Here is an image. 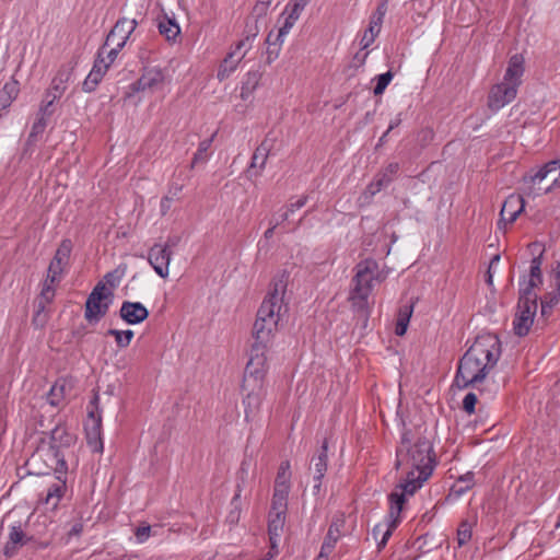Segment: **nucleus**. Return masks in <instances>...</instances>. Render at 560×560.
Instances as JSON below:
<instances>
[{
    "label": "nucleus",
    "mask_w": 560,
    "mask_h": 560,
    "mask_svg": "<svg viewBox=\"0 0 560 560\" xmlns=\"http://www.w3.org/2000/svg\"><path fill=\"white\" fill-rule=\"evenodd\" d=\"M396 468L406 467L407 477L394 490L404 495H412L432 475L436 465L431 442L427 438H418L415 442L411 432L405 431L396 450Z\"/></svg>",
    "instance_id": "1"
},
{
    "label": "nucleus",
    "mask_w": 560,
    "mask_h": 560,
    "mask_svg": "<svg viewBox=\"0 0 560 560\" xmlns=\"http://www.w3.org/2000/svg\"><path fill=\"white\" fill-rule=\"evenodd\" d=\"M501 357V341L497 335L478 336L458 362L455 384L458 388H477L483 395L481 384Z\"/></svg>",
    "instance_id": "2"
},
{
    "label": "nucleus",
    "mask_w": 560,
    "mask_h": 560,
    "mask_svg": "<svg viewBox=\"0 0 560 560\" xmlns=\"http://www.w3.org/2000/svg\"><path fill=\"white\" fill-rule=\"evenodd\" d=\"M287 282L279 279L273 282V288L268 292L257 312V317L253 327V337L255 341L269 343L277 330L278 322L281 316L283 305V294Z\"/></svg>",
    "instance_id": "3"
},
{
    "label": "nucleus",
    "mask_w": 560,
    "mask_h": 560,
    "mask_svg": "<svg viewBox=\"0 0 560 560\" xmlns=\"http://www.w3.org/2000/svg\"><path fill=\"white\" fill-rule=\"evenodd\" d=\"M373 280H383L378 271L377 261L368 258L358 262L354 267L353 288L350 292L352 305L358 310L366 308L368 299L373 290Z\"/></svg>",
    "instance_id": "4"
},
{
    "label": "nucleus",
    "mask_w": 560,
    "mask_h": 560,
    "mask_svg": "<svg viewBox=\"0 0 560 560\" xmlns=\"http://www.w3.org/2000/svg\"><path fill=\"white\" fill-rule=\"evenodd\" d=\"M524 192L527 196L548 194L560 186V159L552 160L542 165L537 172L528 173L523 177Z\"/></svg>",
    "instance_id": "5"
},
{
    "label": "nucleus",
    "mask_w": 560,
    "mask_h": 560,
    "mask_svg": "<svg viewBox=\"0 0 560 560\" xmlns=\"http://www.w3.org/2000/svg\"><path fill=\"white\" fill-rule=\"evenodd\" d=\"M72 247L73 245L71 240H62L50 260L47 269V276L40 291V295L46 300V302H51L55 296V285L61 281L62 275L69 266Z\"/></svg>",
    "instance_id": "6"
},
{
    "label": "nucleus",
    "mask_w": 560,
    "mask_h": 560,
    "mask_svg": "<svg viewBox=\"0 0 560 560\" xmlns=\"http://www.w3.org/2000/svg\"><path fill=\"white\" fill-rule=\"evenodd\" d=\"M30 463L36 468L34 474L38 476L49 475L50 471L67 475L68 471L63 452L49 445L47 447L39 446L31 456Z\"/></svg>",
    "instance_id": "7"
},
{
    "label": "nucleus",
    "mask_w": 560,
    "mask_h": 560,
    "mask_svg": "<svg viewBox=\"0 0 560 560\" xmlns=\"http://www.w3.org/2000/svg\"><path fill=\"white\" fill-rule=\"evenodd\" d=\"M268 343L254 341L249 352V360L246 364L243 384L264 385V380L267 371V352Z\"/></svg>",
    "instance_id": "8"
},
{
    "label": "nucleus",
    "mask_w": 560,
    "mask_h": 560,
    "mask_svg": "<svg viewBox=\"0 0 560 560\" xmlns=\"http://www.w3.org/2000/svg\"><path fill=\"white\" fill-rule=\"evenodd\" d=\"M537 294L520 292L517 312L513 320L514 334L524 337L529 332L537 311Z\"/></svg>",
    "instance_id": "9"
},
{
    "label": "nucleus",
    "mask_w": 560,
    "mask_h": 560,
    "mask_svg": "<svg viewBox=\"0 0 560 560\" xmlns=\"http://www.w3.org/2000/svg\"><path fill=\"white\" fill-rule=\"evenodd\" d=\"M98 395L95 394L90 401L92 408L89 410L88 419L84 422L86 443L94 453H102L104 448L102 441V416L98 410Z\"/></svg>",
    "instance_id": "10"
},
{
    "label": "nucleus",
    "mask_w": 560,
    "mask_h": 560,
    "mask_svg": "<svg viewBox=\"0 0 560 560\" xmlns=\"http://www.w3.org/2000/svg\"><path fill=\"white\" fill-rule=\"evenodd\" d=\"M165 81V72L159 67L143 66L140 78L129 85V91L126 97H131L138 92L151 91L162 89Z\"/></svg>",
    "instance_id": "11"
},
{
    "label": "nucleus",
    "mask_w": 560,
    "mask_h": 560,
    "mask_svg": "<svg viewBox=\"0 0 560 560\" xmlns=\"http://www.w3.org/2000/svg\"><path fill=\"white\" fill-rule=\"evenodd\" d=\"M112 295L105 284L98 282L85 302V319L90 323H97L102 317H104L108 311L109 304L107 302H103V300L107 299Z\"/></svg>",
    "instance_id": "12"
},
{
    "label": "nucleus",
    "mask_w": 560,
    "mask_h": 560,
    "mask_svg": "<svg viewBox=\"0 0 560 560\" xmlns=\"http://www.w3.org/2000/svg\"><path fill=\"white\" fill-rule=\"evenodd\" d=\"M389 501V512H388V524L386 525L385 530L382 533L381 540L377 542V549H383L390 536L393 535V532L396 529L398 524L400 523V513L404 509V505L406 503V497L402 492H399L398 490H393L388 495Z\"/></svg>",
    "instance_id": "13"
},
{
    "label": "nucleus",
    "mask_w": 560,
    "mask_h": 560,
    "mask_svg": "<svg viewBox=\"0 0 560 560\" xmlns=\"http://www.w3.org/2000/svg\"><path fill=\"white\" fill-rule=\"evenodd\" d=\"M138 24L139 22L136 18L131 20L127 18L118 19L114 27L108 33L103 48L110 45H116L118 48H124L131 34L137 28Z\"/></svg>",
    "instance_id": "14"
},
{
    "label": "nucleus",
    "mask_w": 560,
    "mask_h": 560,
    "mask_svg": "<svg viewBox=\"0 0 560 560\" xmlns=\"http://www.w3.org/2000/svg\"><path fill=\"white\" fill-rule=\"evenodd\" d=\"M242 388L246 392V396L243 399L245 420L247 422L255 421L260 413V406L265 397V386L258 385H245L242 384Z\"/></svg>",
    "instance_id": "15"
},
{
    "label": "nucleus",
    "mask_w": 560,
    "mask_h": 560,
    "mask_svg": "<svg viewBox=\"0 0 560 560\" xmlns=\"http://www.w3.org/2000/svg\"><path fill=\"white\" fill-rule=\"evenodd\" d=\"M517 89L505 81L494 84L488 95V107L492 112H497L510 104L516 97Z\"/></svg>",
    "instance_id": "16"
},
{
    "label": "nucleus",
    "mask_w": 560,
    "mask_h": 560,
    "mask_svg": "<svg viewBox=\"0 0 560 560\" xmlns=\"http://www.w3.org/2000/svg\"><path fill=\"white\" fill-rule=\"evenodd\" d=\"M173 252L161 244H154L148 252L147 259L154 271L161 277L166 278L170 272V262Z\"/></svg>",
    "instance_id": "17"
},
{
    "label": "nucleus",
    "mask_w": 560,
    "mask_h": 560,
    "mask_svg": "<svg viewBox=\"0 0 560 560\" xmlns=\"http://www.w3.org/2000/svg\"><path fill=\"white\" fill-rule=\"evenodd\" d=\"M525 200L523 196L512 194L503 202L500 211V220L498 222L499 229L505 228L506 224H512L516 221L518 215L524 211Z\"/></svg>",
    "instance_id": "18"
},
{
    "label": "nucleus",
    "mask_w": 560,
    "mask_h": 560,
    "mask_svg": "<svg viewBox=\"0 0 560 560\" xmlns=\"http://www.w3.org/2000/svg\"><path fill=\"white\" fill-rule=\"evenodd\" d=\"M398 171L399 164L397 162L389 163L384 170L378 172L373 180L366 186L365 194L371 197L375 196L394 180Z\"/></svg>",
    "instance_id": "19"
},
{
    "label": "nucleus",
    "mask_w": 560,
    "mask_h": 560,
    "mask_svg": "<svg viewBox=\"0 0 560 560\" xmlns=\"http://www.w3.org/2000/svg\"><path fill=\"white\" fill-rule=\"evenodd\" d=\"M148 308L140 302L124 301L120 310V318L128 325H138L149 317Z\"/></svg>",
    "instance_id": "20"
},
{
    "label": "nucleus",
    "mask_w": 560,
    "mask_h": 560,
    "mask_svg": "<svg viewBox=\"0 0 560 560\" xmlns=\"http://www.w3.org/2000/svg\"><path fill=\"white\" fill-rule=\"evenodd\" d=\"M541 264V256H536L530 260L528 279L520 281V292L536 294L534 289L542 283Z\"/></svg>",
    "instance_id": "21"
},
{
    "label": "nucleus",
    "mask_w": 560,
    "mask_h": 560,
    "mask_svg": "<svg viewBox=\"0 0 560 560\" xmlns=\"http://www.w3.org/2000/svg\"><path fill=\"white\" fill-rule=\"evenodd\" d=\"M271 144L268 139H265L255 150L249 167L246 173L249 177L259 176L265 168Z\"/></svg>",
    "instance_id": "22"
},
{
    "label": "nucleus",
    "mask_w": 560,
    "mask_h": 560,
    "mask_svg": "<svg viewBox=\"0 0 560 560\" xmlns=\"http://www.w3.org/2000/svg\"><path fill=\"white\" fill-rule=\"evenodd\" d=\"M524 71V57L520 54H515L509 59L503 81L518 88L522 84Z\"/></svg>",
    "instance_id": "23"
},
{
    "label": "nucleus",
    "mask_w": 560,
    "mask_h": 560,
    "mask_svg": "<svg viewBox=\"0 0 560 560\" xmlns=\"http://www.w3.org/2000/svg\"><path fill=\"white\" fill-rule=\"evenodd\" d=\"M30 540H32V537H27L21 526H12L9 539L3 548V555L7 558L13 557L18 552L19 546H24Z\"/></svg>",
    "instance_id": "24"
},
{
    "label": "nucleus",
    "mask_w": 560,
    "mask_h": 560,
    "mask_svg": "<svg viewBox=\"0 0 560 560\" xmlns=\"http://www.w3.org/2000/svg\"><path fill=\"white\" fill-rule=\"evenodd\" d=\"M74 442L75 435L70 433L67 427L56 425L50 432L48 445L62 451V448L73 445Z\"/></svg>",
    "instance_id": "25"
},
{
    "label": "nucleus",
    "mask_w": 560,
    "mask_h": 560,
    "mask_svg": "<svg viewBox=\"0 0 560 560\" xmlns=\"http://www.w3.org/2000/svg\"><path fill=\"white\" fill-rule=\"evenodd\" d=\"M328 440L324 439L320 448L313 455L311 467H314V480L323 479L328 466Z\"/></svg>",
    "instance_id": "26"
},
{
    "label": "nucleus",
    "mask_w": 560,
    "mask_h": 560,
    "mask_svg": "<svg viewBox=\"0 0 560 560\" xmlns=\"http://www.w3.org/2000/svg\"><path fill=\"white\" fill-rule=\"evenodd\" d=\"M340 538V528L337 523H331L327 535L322 544L320 551L316 558V560H328L329 555L335 549L337 541Z\"/></svg>",
    "instance_id": "27"
},
{
    "label": "nucleus",
    "mask_w": 560,
    "mask_h": 560,
    "mask_svg": "<svg viewBox=\"0 0 560 560\" xmlns=\"http://www.w3.org/2000/svg\"><path fill=\"white\" fill-rule=\"evenodd\" d=\"M57 481L54 482L47 490L44 502L50 504L52 509L57 508L59 501L66 492V475L58 474Z\"/></svg>",
    "instance_id": "28"
},
{
    "label": "nucleus",
    "mask_w": 560,
    "mask_h": 560,
    "mask_svg": "<svg viewBox=\"0 0 560 560\" xmlns=\"http://www.w3.org/2000/svg\"><path fill=\"white\" fill-rule=\"evenodd\" d=\"M245 57V52L236 55V51H231L228 54V56L223 59L221 62L217 78L219 81H224L230 77V74L236 70L240 61Z\"/></svg>",
    "instance_id": "29"
},
{
    "label": "nucleus",
    "mask_w": 560,
    "mask_h": 560,
    "mask_svg": "<svg viewBox=\"0 0 560 560\" xmlns=\"http://www.w3.org/2000/svg\"><path fill=\"white\" fill-rule=\"evenodd\" d=\"M285 524V514L271 513L268 516V536L269 542L275 546V541L279 540L282 536Z\"/></svg>",
    "instance_id": "30"
},
{
    "label": "nucleus",
    "mask_w": 560,
    "mask_h": 560,
    "mask_svg": "<svg viewBox=\"0 0 560 560\" xmlns=\"http://www.w3.org/2000/svg\"><path fill=\"white\" fill-rule=\"evenodd\" d=\"M159 33L165 37L167 42H175L180 34V27L175 19H170L166 15L158 22Z\"/></svg>",
    "instance_id": "31"
},
{
    "label": "nucleus",
    "mask_w": 560,
    "mask_h": 560,
    "mask_svg": "<svg viewBox=\"0 0 560 560\" xmlns=\"http://www.w3.org/2000/svg\"><path fill=\"white\" fill-rule=\"evenodd\" d=\"M556 291L546 294L541 299V315L548 316L555 305L560 302V270L555 273Z\"/></svg>",
    "instance_id": "32"
},
{
    "label": "nucleus",
    "mask_w": 560,
    "mask_h": 560,
    "mask_svg": "<svg viewBox=\"0 0 560 560\" xmlns=\"http://www.w3.org/2000/svg\"><path fill=\"white\" fill-rule=\"evenodd\" d=\"M261 79V73L257 70L248 71L245 75V79L241 89V97L246 101L250 97L254 91L259 85Z\"/></svg>",
    "instance_id": "33"
},
{
    "label": "nucleus",
    "mask_w": 560,
    "mask_h": 560,
    "mask_svg": "<svg viewBox=\"0 0 560 560\" xmlns=\"http://www.w3.org/2000/svg\"><path fill=\"white\" fill-rule=\"evenodd\" d=\"M290 490L273 489V495L271 500V513L285 514L288 509V495Z\"/></svg>",
    "instance_id": "34"
},
{
    "label": "nucleus",
    "mask_w": 560,
    "mask_h": 560,
    "mask_svg": "<svg viewBox=\"0 0 560 560\" xmlns=\"http://www.w3.org/2000/svg\"><path fill=\"white\" fill-rule=\"evenodd\" d=\"M474 477H475V475L471 471H468V472L462 475L460 477H458L457 480L455 481V483L451 488L452 493L456 498L466 493L475 485Z\"/></svg>",
    "instance_id": "35"
},
{
    "label": "nucleus",
    "mask_w": 560,
    "mask_h": 560,
    "mask_svg": "<svg viewBox=\"0 0 560 560\" xmlns=\"http://www.w3.org/2000/svg\"><path fill=\"white\" fill-rule=\"evenodd\" d=\"M411 314L412 305H405L399 308L395 327V334L397 336H404L406 334Z\"/></svg>",
    "instance_id": "36"
},
{
    "label": "nucleus",
    "mask_w": 560,
    "mask_h": 560,
    "mask_svg": "<svg viewBox=\"0 0 560 560\" xmlns=\"http://www.w3.org/2000/svg\"><path fill=\"white\" fill-rule=\"evenodd\" d=\"M290 479H291L290 462L284 460L280 464V466L278 468L277 477L275 480V488L290 490Z\"/></svg>",
    "instance_id": "37"
},
{
    "label": "nucleus",
    "mask_w": 560,
    "mask_h": 560,
    "mask_svg": "<svg viewBox=\"0 0 560 560\" xmlns=\"http://www.w3.org/2000/svg\"><path fill=\"white\" fill-rule=\"evenodd\" d=\"M283 15H285V19H284L282 26L279 28V32L276 36V40H280L289 33V31L292 28L294 23L299 20L301 14L285 5Z\"/></svg>",
    "instance_id": "38"
},
{
    "label": "nucleus",
    "mask_w": 560,
    "mask_h": 560,
    "mask_svg": "<svg viewBox=\"0 0 560 560\" xmlns=\"http://www.w3.org/2000/svg\"><path fill=\"white\" fill-rule=\"evenodd\" d=\"M106 334L108 336H113L115 338V342H116L117 347L120 349L127 348L130 345V342L135 336V334L131 329L118 330V329L110 328L107 330Z\"/></svg>",
    "instance_id": "39"
},
{
    "label": "nucleus",
    "mask_w": 560,
    "mask_h": 560,
    "mask_svg": "<svg viewBox=\"0 0 560 560\" xmlns=\"http://www.w3.org/2000/svg\"><path fill=\"white\" fill-rule=\"evenodd\" d=\"M48 120L49 119L44 118L43 116H37L36 117V120L33 122L31 132H30V135L27 137V144L28 145H32V144L37 142L38 137L40 135H43V132L45 131V129H46V127L48 125Z\"/></svg>",
    "instance_id": "40"
},
{
    "label": "nucleus",
    "mask_w": 560,
    "mask_h": 560,
    "mask_svg": "<svg viewBox=\"0 0 560 560\" xmlns=\"http://www.w3.org/2000/svg\"><path fill=\"white\" fill-rule=\"evenodd\" d=\"M104 75L105 73H103L102 71L92 68V70L83 81L82 90L86 93L95 91Z\"/></svg>",
    "instance_id": "41"
},
{
    "label": "nucleus",
    "mask_w": 560,
    "mask_h": 560,
    "mask_svg": "<svg viewBox=\"0 0 560 560\" xmlns=\"http://www.w3.org/2000/svg\"><path fill=\"white\" fill-rule=\"evenodd\" d=\"M213 137H214V135L211 138L202 140L199 143L198 149H197L196 153L194 154V158H192V161L190 164L191 168L195 167L196 164H198L200 162H205L207 160V152L211 147Z\"/></svg>",
    "instance_id": "42"
},
{
    "label": "nucleus",
    "mask_w": 560,
    "mask_h": 560,
    "mask_svg": "<svg viewBox=\"0 0 560 560\" xmlns=\"http://www.w3.org/2000/svg\"><path fill=\"white\" fill-rule=\"evenodd\" d=\"M65 384L56 383L49 390L47 400L49 405L58 407L65 397Z\"/></svg>",
    "instance_id": "43"
},
{
    "label": "nucleus",
    "mask_w": 560,
    "mask_h": 560,
    "mask_svg": "<svg viewBox=\"0 0 560 560\" xmlns=\"http://www.w3.org/2000/svg\"><path fill=\"white\" fill-rule=\"evenodd\" d=\"M471 524L468 521H462L457 528V544L465 546L471 539Z\"/></svg>",
    "instance_id": "44"
},
{
    "label": "nucleus",
    "mask_w": 560,
    "mask_h": 560,
    "mask_svg": "<svg viewBox=\"0 0 560 560\" xmlns=\"http://www.w3.org/2000/svg\"><path fill=\"white\" fill-rule=\"evenodd\" d=\"M75 65L77 62L73 61L62 65L54 79L66 85L72 77Z\"/></svg>",
    "instance_id": "45"
},
{
    "label": "nucleus",
    "mask_w": 560,
    "mask_h": 560,
    "mask_svg": "<svg viewBox=\"0 0 560 560\" xmlns=\"http://www.w3.org/2000/svg\"><path fill=\"white\" fill-rule=\"evenodd\" d=\"M47 303L48 302H46V300L40 296V300L38 301L37 304V311L32 319V323L36 328H43L47 322V316L46 314H44Z\"/></svg>",
    "instance_id": "46"
},
{
    "label": "nucleus",
    "mask_w": 560,
    "mask_h": 560,
    "mask_svg": "<svg viewBox=\"0 0 560 560\" xmlns=\"http://www.w3.org/2000/svg\"><path fill=\"white\" fill-rule=\"evenodd\" d=\"M392 79H393V73L390 71L378 74L376 77V85L374 86V90H373L374 95L383 94L385 89L390 83Z\"/></svg>",
    "instance_id": "47"
},
{
    "label": "nucleus",
    "mask_w": 560,
    "mask_h": 560,
    "mask_svg": "<svg viewBox=\"0 0 560 560\" xmlns=\"http://www.w3.org/2000/svg\"><path fill=\"white\" fill-rule=\"evenodd\" d=\"M55 102L56 101H52L51 98L47 101H42L37 116H43L44 118L49 119L55 113Z\"/></svg>",
    "instance_id": "48"
},
{
    "label": "nucleus",
    "mask_w": 560,
    "mask_h": 560,
    "mask_svg": "<svg viewBox=\"0 0 560 560\" xmlns=\"http://www.w3.org/2000/svg\"><path fill=\"white\" fill-rule=\"evenodd\" d=\"M477 400V395L475 393H468L463 399L464 411H466L468 415L474 413Z\"/></svg>",
    "instance_id": "49"
},
{
    "label": "nucleus",
    "mask_w": 560,
    "mask_h": 560,
    "mask_svg": "<svg viewBox=\"0 0 560 560\" xmlns=\"http://www.w3.org/2000/svg\"><path fill=\"white\" fill-rule=\"evenodd\" d=\"M258 33H259L258 21L248 18L246 25H245L244 36L249 37L250 39L254 40L256 38V36L258 35Z\"/></svg>",
    "instance_id": "50"
},
{
    "label": "nucleus",
    "mask_w": 560,
    "mask_h": 560,
    "mask_svg": "<svg viewBox=\"0 0 560 560\" xmlns=\"http://www.w3.org/2000/svg\"><path fill=\"white\" fill-rule=\"evenodd\" d=\"M269 5L256 2L249 19L259 21L260 19H264L267 15Z\"/></svg>",
    "instance_id": "51"
},
{
    "label": "nucleus",
    "mask_w": 560,
    "mask_h": 560,
    "mask_svg": "<svg viewBox=\"0 0 560 560\" xmlns=\"http://www.w3.org/2000/svg\"><path fill=\"white\" fill-rule=\"evenodd\" d=\"M67 85L58 82L52 79L51 84L49 86V91L52 93V101H58L62 94L66 92Z\"/></svg>",
    "instance_id": "52"
},
{
    "label": "nucleus",
    "mask_w": 560,
    "mask_h": 560,
    "mask_svg": "<svg viewBox=\"0 0 560 560\" xmlns=\"http://www.w3.org/2000/svg\"><path fill=\"white\" fill-rule=\"evenodd\" d=\"M151 535V526L142 525L138 526L135 530V536L138 542L143 544Z\"/></svg>",
    "instance_id": "53"
},
{
    "label": "nucleus",
    "mask_w": 560,
    "mask_h": 560,
    "mask_svg": "<svg viewBox=\"0 0 560 560\" xmlns=\"http://www.w3.org/2000/svg\"><path fill=\"white\" fill-rule=\"evenodd\" d=\"M253 39L249 37H243L237 44L235 45L234 49L232 51H236V55L247 52L252 48Z\"/></svg>",
    "instance_id": "54"
},
{
    "label": "nucleus",
    "mask_w": 560,
    "mask_h": 560,
    "mask_svg": "<svg viewBox=\"0 0 560 560\" xmlns=\"http://www.w3.org/2000/svg\"><path fill=\"white\" fill-rule=\"evenodd\" d=\"M109 63L105 61V58L103 57V48L100 49V51L97 52V57L94 61V65H93V69L95 70H100L102 71L103 73H106L108 68H109Z\"/></svg>",
    "instance_id": "55"
},
{
    "label": "nucleus",
    "mask_w": 560,
    "mask_h": 560,
    "mask_svg": "<svg viewBox=\"0 0 560 560\" xmlns=\"http://www.w3.org/2000/svg\"><path fill=\"white\" fill-rule=\"evenodd\" d=\"M280 47H281V44H279L277 46L267 45L266 62L268 65L272 63L279 57Z\"/></svg>",
    "instance_id": "56"
},
{
    "label": "nucleus",
    "mask_w": 560,
    "mask_h": 560,
    "mask_svg": "<svg viewBox=\"0 0 560 560\" xmlns=\"http://www.w3.org/2000/svg\"><path fill=\"white\" fill-rule=\"evenodd\" d=\"M307 199L308 197L306 195L304 196H301L296 201H291L288 206H287V210L290 212V213H293L295 210H299L301 209L302 207H304L307 202Z\"/></svg>",
    "instance_id": "57"
},
{
    "label": "nucleus",
    "mask_w": 560,
    "mask_h": 560,
    "mask_svg": "<svg viewBox=\"0 0 560 560\" xmlns=\"http://www.w3.org/2000/svg\"><path fill=\"white\" fill-rule=\"evenodd\" d=\"M386 11H387V0H382L377 8H376V11L375 13L373 14L372 18H375V21H378L380 23L383 22V19L386 14Z\"/></svg>",
    "instance_id": "58"
},
{
    "label": "nucleus",
    "mask_w": 560,
    "mask_h": 560,
    "mask_svg": "<svg viewBox=\"0 0 560 560\" xmlns=\"http://www.w3.org/2000/svg\"><path fill=\"white\" fill-rule=\"evenodd\" d=\"M310 2L311 0H291L290 2H288L287 7L291 8L292 10L301 14Z\"/></svg>",
    "instance_id": "59"
},
{
    "label": "nucleus",
    "mask_w": 560,
    "mask_h": 560,
    "mask_svg": "<svg viewBox=\"0 0 560 560\" xmlns=\"http://www.w3.org/2000/svg\"><path fill=\"white\" fill-rule=\"evenodd\" d=\"M83 532V523L81 521L75 522L68 532V538L79 537Z\"/></svg>",
    "instance_id": "60"
},
{
    "label": "nucleus",
    "mask_w": 560,
    "mask_h": 560,
    "mask_svg": "<svg viewBox=\"0 0 560 560\" xmlns=\"http://www.w3.org/2000/svg\"><path fill=\"white\" fill-rule=\"evenodd\" d=\"M381 25L382 23L375 21V18H372L370 21L369 28L365 32H368L370 35H373V37L375 38L381 31Z\"/></svg>",
    "instance_id": "61"
},
{
    "label": "nucleus",
    "mask_w": 560,
    "mask_h": 560,
    "mask_svg": "<svg viewBox=\"0 0 560 560\" xmlns=\"http://www.w3.org/2000/svg\"><path fill=\"white\" fill-rule=\"evenodd\" d=\"M113 47L109 49V51L107 52V62L109 65H112L115 59L117 58L118 56V52L122 49V48H118V46L116 45H112Z\"/></svg>",
    "instance_id": "62"
},
{
    "label": "nucleus",
    "mask_w": 560,
    "mask_h": 560,
    "mask_svg": "<svg viewBox=\"0 0 560 560\" xmlns=\"http://www.w3.org/2000/svg\"><path fill=\"white\" fill-rule=\"evenodd\" d=\"M172 200H173V197H170V196H165L162 198V200H161L162 214H166V212L170 210Z\"/></svg>",
    "instance_id": "63"
},
{
    "label": "nucleus",
    "mask_w": 560,
    "mask_h": 560,
    "mask_svg": "<svg viewBox=\"0 0 560 560\" xmlns=\"http://www.w3.org/2000/svg\"><path fill=\"white\" fill-rule=\"evenodd\" d=\"M150 52H151L150 49H148L145 47H140V49L138 51V58L140 59V61L142 63H144L149 60Z\"/></svg>",
    "instance_id": "64"
}]
</instances>
